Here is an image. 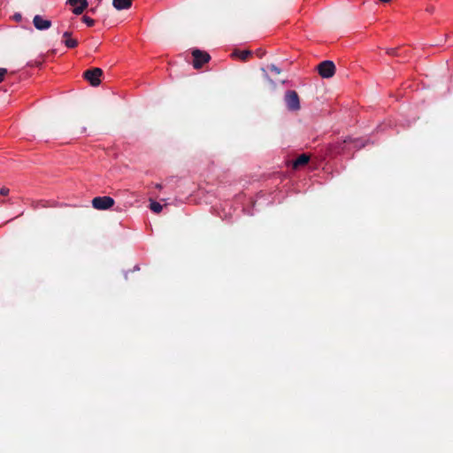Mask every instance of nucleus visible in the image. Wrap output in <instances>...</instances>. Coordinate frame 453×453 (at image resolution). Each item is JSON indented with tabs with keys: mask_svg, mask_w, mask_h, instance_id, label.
Instances as JSON below:
<instances>
[{
	"mask_svg": "<svg viewBox=\"0 0 453 453\" xmlns=\"http://www.w3.org/2000/svg\"><path fill=\"white\" fill-rule=\"evenodd\" d=\"M273 203V197L272 194H266L263 190L257 193L255 199L247 197L243 193H240L234 196V201L225 203L222 212L219 213V217L225 222L231 224L240 216L239 213L233 214L230 211L234 206H235L234 210V212L239 209L241 212L253 216L255 215V211H258L261 207L268 206Z\"/></svg>",
	"mask_w": 453,
	"mask_h": 453,
	"instance_id": "obj_1",
	"label": "nucleus"
},
{
	"mask_svg": "<svg viewBox=\"0 0 453 453\" xmlns=\"http://www.w3.org/2000/svg\"><path fill=\"white\" fill-rule=\"evenodd\" d=\"M375 141L372 138V134L365 136L353 137L347 135L339 144V152L346 154L350 150L358 151L367 145L374 144Z\"/></svg>",
	"mask_w": 453,
	"mask_h": 453,
	"instance_id": "obj_2",
	"label": "nucleus"
},
{
	"mask_svg": "<svg viewBox=\"0 0 453 453\" xmlns=\"http://www.w3.org/2000/svg\"><path fill=\"white\" fill-rule=\"evenodd\" d=\"M302 167H303L308 173H311L319 166L316 163L311 162V157L305 153L298 156L288 165V171L293 175L292 178H295L297 175L300 168Z\"/></svg>",
	"mask_w": 453,
	"mask_h": 453,
	"instance_id": "obj_3",
	"label": "nucleus"
},
{
	"mask_svg": "<svg viewBox=\"0 0 453 453\" xmlns=\"http://www.w3.org/2000/svg\"><path fill=\"white\" fill-rule=\"evenodd\" d=\"M115 204V200L110 196H97L91 200V205L97 211H108Z\"/></svg>",
	"mask_w": 453,
	"mask_h": 453,
	"instance_id": "obj_4",
	"label": "nucleus"
},
{
	"mask_svg": "<svg viewBox=\"0 0 453 453\" xmlns=\"http://www.w3.org/2000/svg\"><path fill=\"white\" fill-rule=\"evenodd\" d=\"M193 58L192 65L195 69H199L202 65L211 60V56L205 50L198 48H192L190 50Z\"/></svg>",
	"mask_w": 453,
	"mask_h": 453,
	"instance_id": "obj_5",
	"label": "nucleus"
},
{
	"mask_svg": "<svg viewBox=\"0 0 453 453\" xmlns=\"http://www.w3.org/2000/svg\"><path fill=\"white\" fill-rule=\"evenodd\" d=\"M104 72L101 68L93 67L87 69L83 73V78L92 86L97 87L100 85Z\"/></svg>",
	"mask_w": 453,
	"mask_h": 453,
	"instance_id": "obj_6",
	"label": "nucleus"
},
{
	"mask_svg": "<svg viewBox=\"0 0 453 453\" xmlns=\"http://www.w3.org/2000/svg\"><path fill=\"white\" fill-rule=\"evenodd\" d=\"M284 101L289 111H296L301 108L300 97L296 90H287L285 92Z\"/></svg>",
	"mask_w": 453,
	"mask_h": 453,
	"instance_id": "obj_7",
	"label": "nucleus"
},
{
	"mask_svg": "<svg viewBox=\"0 0 453 453\" xmlns=\"http://www.w3.org/2000/svg\"><path fill=\"white\" fill-rule=\"evenodd\" d=\"M317 70L323 79H330L335 74L336 66L334 61L326 59L319 64Z\"/></svg>",
	"mask_w": 453,
	"mask_h": 453,
	"instance_id": "obj_8",
	"label": "nucleus"
},
{
	"mask_svg": "<svg viewBox=\"0 0 453 453\" xmlns=\"http://www.w3.org/2000/svg\"><path fill=\"white\" fill-rule=\"evenodd\" d=\"M33 25L35 29L39 31H46L51 27L52 22L50 19H47L42 15L36 14L33 18Z\"/></svg>",
	"mask_w": 453,
	"mask_h": 453,
	"instance_id": "obj_9",
	"label": "nucleus"
},
{
	"mask_svg": "<svg viewBox=\"0 0 453 453\" xmlns=\"http://www.w3.org/2000/svg\"><path fill=\"white\" fill-rule=\"evenodd\" d=\"M65 4L71 6L74 15L81 14L88 7V0H66Z\"/></svg>",
	"mask_w": 453,
	"mask_h": 453,
	"instance_id": "obj_10",
	"label": "nucleus"
},
{
	"mask_svg": "<svg viewBox=\"0 0 453 453\" xmlns=\"http://www.w3.org/2000/svg\"><path fill=\"white\" fill-rule=\"evenodd\" d=\"M62 43L68 49H74L78 46V41L72 38V33L70 31H65L63 33Z\"/></svg>",
	"mask_w": 453,
	"mask_h": 453,
	"instance_id": "obj_11",
	"label": "nucleus"
},
{
	"mask_svg": "<svg viewBox=\"0 0 453 453\" xmlns=\"http://www.w3.org/2000/svg\"><path fill=\"white\" fill-rule=\"evenodd\" d=\"M112 6L118 11L128 10L132 7V0H112Z\"/></svg>",
	"mask_w": 453,
	"mask_h": 453,
	"instance_id": "obj_12",
	"label": "nucleus"
},
{
	"mask_svg": "<svg viewBox=\"0 0 453 453\" xmlns=\"http://www.w3.org/2000/svg\"><path fill=\"white\" fill-rule=\"evenodd\" d=\"M149 208L152 212L159 213L163 210V205L159 202L150 199Z\"/></svg>",
	"mask_w": 453,
	"mask_h": 453,
	"instance_id": "obj_13",
	"label": "nucleus"
},
{
	"mask_svg": "<svg viewBox=\"0 0 453 453\" xmlns=\"http://www.w3.org/2000/svg\"><path fill=\"white\" fill-rule=\"evenodd\" d=\"M252 54H253L252 51L250 50H242V51L237 50V51L234 52V56H238L242 60H246L248 58L252 56Z\"/></svg>",
	"mask_w": 453,
	"mask_h": 453,
	"instance_id": "obj_14",
	"label": "nucleus"
},
{
	"mask_svg": "<svg viewBox=\"0 0 453 453\" xmlns=\"http://www.w3.org/2000/svg\"><path fill=\"white\" fill-rule=\"evenodd\" d=\"M81 21L88 27H91L95 25L96 21L95 19H93L92 18L87 16V15H84L82 18H81Z\"/></svg>",
	"mask_w": 453,
	"mask_h": 453,
	"instance_id": "obj_15",
	"label": "nucleus"
},
{
	"mask_svg": "<svg viewBox=\"0 0 453 453\" xmlns=\"http://www.w3.org/2000/svg\"><path fill=\"white\" fill-rule=\"evenodd\" d=\"M40 204L42 207H50V206H53V207H58V206H67L66 203H50L49 201L47 202H43V201H41L40 202Z\"/></svg>",
	"mask_w": 453,
	"mask_h": 453,
	"instance_id": "obj_16",
	"label": "nucleus"
},
{
	"mask_svg": "<svg viewBox=\"0 0 453 453\" xmlns=\"http://www.w3.org/2000/svg\"><path fill=\"white\" fill-rule=\"evenodd\" d=\"M391 127V125L390 124H388V123H380L377 126L376 129H375V132L376 133H380V132H384L386 131V129Z\"/></svg>",
	"mask_w": 453,
	"mask_h": 453,
	"instance_id": "obj_17",
	"label": "nucleus"
},
{
	"mask_svg": "<svg viewBox=\"0 0 453 453\" xmlns=\"http://www.w3.org/2000/svg\"><path fill=\"white\" fill-rule=\"evenodd\" d=\"M138 271H140V265H135L132 270L123 271L125 279L127 280V276H128L129 273H131V272H138Z\"/></svg>",
	"mask_w": 453,
	"mask_h": 453,
	"instance_id": "obj_18",
	"label": "nucleus"
},
{
	"mask_svg": "<svg viewBox=\"0 0 453 453\" xmlns=\"http://www.w3.org/2000/svg\"><path fill=\"white\" fill-rule=\"evenodd\" d=\"M267 68H268V69H270L272 72H273V73H277V74L280 73V72H281V69H280V67H278V66H277L276 65H274V64H271V65H269L267 66Z\"/></svg>",
	"mask_w": 453,
	"mask_h": 453,
	"instance_id": "obj_19",
	"label": "nucleus"
},
{
	"mask_svg": "<svg viewBox=\"0 0 453 453\" xmlns=\"http://www.w3.org/2000/svg\"><path fill=\"white\" fill-rule=\"evenodd\" d=\"M261 71L263 72L265 79L267 80L270 83L274 84L273 80H272L268 75L266 69L265 67H261Z\"/></svg>",
	"mask_w": 453,
	"mask_h": 453,
	"instance_id": "obj_20",
	"label": "nucleus"
},
{
	"mask_svg": "<svg viewBox=\"0 0 453 453\" xmlns=\"http://www.w3.org/2000/svg\"><path fill=\"white\" fill-rule=\"evenodd\" d=\"M387 54L391 55V56H398L399 55L398 50L395 48L387 49Z\"/></svg>",
	"mask_w": 453,
	"mask_h": 453,
	"instance_id": "obj_21",
	"label": "nucleus"
},
{
	"mask_svg": "<svg viewBox=\"0 0 453 453\" xmlns=\"http://www.w3.org/2000/svg\"><path fill=\"white\" fill-rule=\"evenodd\" d=\"M10 193V189L6 187H2L0 188V195L3 196H8Z\"/></svg>",
	"mask_w": 453,
	"mask_h": 453,
	"instance_id": "obj_22",
	"label": "nucleus"
},
{
	"mask_svg": "<svg viewBox=\"0 0 453 453\" xmlns=\"http://www.w3.org/2000/svg\"><path fill=\"white\" fill-rule=\"evenodd\" d=\"M7 73V69L0 67V82L3 81L4 75Z\"/></svg>",
	"mask_w": 453,
	"mask_h": 453,
	"instance_id": "obj_23",
	"label": "nucleus"
},
{
	"mask_svg": "<svg viewBox=\"0 0 453 453\" xmlns=\"http://www.w3.org/2000/svg\"><path fill=\"white\" fill-rule=\"evenodd\" d=\"M13 19H14L15 21H21V19H22V14H21L20 12H15V13L13 14Z\"/></svg>",
	"mask_w": 453,
	"mask_h": 453,
	"instance_id": "obj_24",
	"label": "nucleus"
},
{
	"mask_svg": "<svg viewBox=\"0 0 453 453\" xmlns=\"http://www.w3.org/2000/svg\"><path fill=\"white\" fill-rule=\"evenodd\" d=\"M162 188H163V185H162V184H160V183H157V184H156V188H157V189H161Z\"/></svg>",
	"mask_w": 453,
	"mask_h": 453,
	"instance_id": "obj_25",
	"label": "nucleus"
},
{
	"mask_svg": "<svg viewBox=\"0 0 453 453\" xmlns=\"http://www.w3.org/2000/svg\"><path fill=\"white\" fill-rule=\"evenodd\" d=\"M330 169V166H328V165H326L324 168H323V171L326 172Z\"/></svg>",
	"mask_w": 453,
	"mask_h": 453,
	"instance_id": "obj_26",
	"label": "nucleus"
},
{
	"mask_svg": "<svg viewBox=\"0 0 453 453\" xmlns=\"http://www.w3.org/2000/svg\"><path fill=\"white\" fill-rule=\"evenodd\" d=\"M96 8H91V9L89 10V12H90L91 13H95V12H96Z\"/></svg>",
	"mask_w": 453,
	"mask_h": 453,
	"instance_id": "obj_27",
	"label": "nucleus"
},
{
	"mask_svg": "<svg viewBox=\"0 0 453 453\" xmlns=\"http://www.w3.org/2000/svg\"><path fill=\"white\" fill-rule=\"evenodd\" d=\"M380 1L387 4V3H389L391 0H380Z\"/></svg>",
	"mask_w": 453,
	"mask_h": 453,
	"instance_id": "obj_28",
	"label": "nucleus"
}]
</instances>
